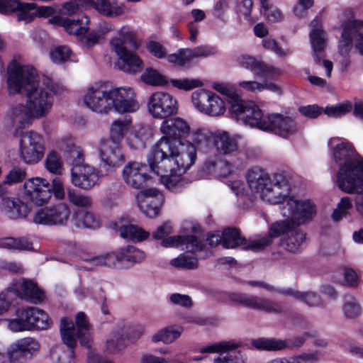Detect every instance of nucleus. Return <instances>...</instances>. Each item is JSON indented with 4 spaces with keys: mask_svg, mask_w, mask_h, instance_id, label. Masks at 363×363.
<instances>
[{
    "mask_svg": "<svg viewBox=\"0 0 363 363\" xmlns=\"http://www.w3.org/2000/svg\"><path fill=\"white\" fill-rule=\"evenodd\" d=\"M222 235V245L225 248H235L246 244L245 238L240 235V230L237 228H226L223 231Z\"/></svg>",
    "mask_w": 363,
    "mask_h": 363,
    "instance_id": "nucleus-45",
    "label": "nucleus"
},
{
    "mask_svg": "<svg viewBox=\"0 0 363 363\" xmlns=\"http://www.w3.org/2000/svg\"><path fill=\"white\" fill-rule=\"evenodd\" d=\"M59 145L60 148L65 152V160L68 164L84 156L82 149L75 145L72 136L64 137Z\"/></svg>",
    "mask_w": 363,
    "mask_h": 363,
    "instance_id": "nucleus-43",
    "label": "nucleus"
},
{
    "mask_svg": "<svg viewBox=\"0 0 363 363\" xmlns=\"http://www.w3.org/2000/svg\"><path fill=\"white\" fill-rule=\"evenodd\" d=\"M97 152L100 159V167L106 174L114 172L125 162L121 143L112 140H100Z\"/></svg>",
    "mask_w": 363,
    "mask_h": 363,
    "instance_id": "nucleus-10",
    "label": "nucleus"
},
{
    "mask_svg": "<svg viewBox=\"0 0 363 363\" xmlns=\"http://www.w3.org/2000/svg\"><path fill=\"white\" fill-rule=\"evenodd\" d=\"M91 7H94L99 13L107 17H118L125 13L126 8L118 0H96L91 1Z\"/></svg>",
    "mask_w": 363,
    "mask_h": 363,
    "instance_id": "nucleus-36",
    "label": "nucleus"
},
{
    "mask_svg": "<svg viewBox=\"0 0 363 363\" xmlns=\"http://www.w3.org/2000/svg\"><path fill=\"white\" fill-rule=\"evenodd\" d=\"M13 11H17V21L25 23L31 22L36 17L33 3H21L19 0H0V13Z\"/></svg>",
    "mask_w": 363,
    "mask_h": 363,
    "instance_id": "nucleus-29",
    "label": "nucleus"
},
{
    "mask_svg": "<svg viewBox=\"0 0 363 363\" xmlns=\"http://www.w3.org/2000/svg\"><path fill=\"white\" fill-rule=\"evenodd\" d=\"M352 104L347 102L332 106H327L324 112L328 116L337 118L350 112L352 110Z\"/></svg>",
    "mask_w": 363,
    "mask_h": 363,
    "instance_id": "nucleus-64",
    "label": "nucleus"
},
{
    "mask_svg": "<svg viewBox=\"0 0 363 363\" xmlns=\"http://www.w3.org/2000/svg\"><path fill=\"white\" fill-rule=\"evenodd\" d=\"M9 289L14 291L15 298L19 296L35 303L40 301L43 298V291L32 281L23 280L16 283Z\"/></svg>",
    "mask_w": 363,
    "mask_h": 363,
    "instance_id": "nucleus-33",
    "label": "nucleus"
},
{
    "mask_svg": "<svg viewBox=\"0 0 363 363\" xmlns=\"http://www.w3.org/2000/svg\"><path fill=\"white\" fill-rule=\"evenodd\" d=\"M91 0H70L62 6V13L66 15H72L83 9L91 7Z\"/></svg>",
    "mask_w": 363,
    "mask_h": 363,
    "instance_id": "nucleus-60",
    "label": "nucleus"
},
{
    "mask_svg": "<svg viewBox=\"0 0 363 363\" xmlns=\"http://www.w3.org/2000/svg\"><path fill=\"white\" fill-rule=\"evenodd\" d=\"M75 326L72 320L62 318L60 320V334L63 343L67 347L55 348L51 352L54 363H76L74 349L79 339L82 346L91 347V337L90 325L84 313L79 312L76 315Z\"/></svg>",
    "mask_w": 363,
    "mask_h": 363,
    "instance_id": "nucleus-4",
    "label": "nucleus"
},
{
    "mask_svg": "<svg viewBox=\"0 0 363 363\" xmlns=\"http://www.w3.org/2000/svg\"><path fill=\"white\" fill-rule=\"evenodd\" d=\"M294 228H296L295 225L292 224L290 218H286L284 220H280L274 223L269 230V235L271 238H277L281 235L287 236L289 232Z\"/></svg>",
    "mask_w": 363,
    "mask_h": 363,
    "instance_id": "nucleus-53",
    "label": "nucleus"
},
{
    "mask_svg": "<svg viewBox=\"0 0 363 363\" xmlns=\"http://www.w3.org/2000/svg\"><path fill=\"white\" fill-rule=\"evenodd\" d=\"M214 133L207 128H199L194 129L191 133V142L194 146L198 148L206 149L213 140ZM196 148V147H194Z\"/></svg>",
    "mask_w": 363,
    "mask_h": 363,
    "instance_id": "nucleus-46",
    "label": "nucleus"
},
{
    "mask_svg": "<svg viewBox=\"0 0 363 363\" xmlns=\"http://www.w3.org/2000/svg\"><path fill=\"white\" fill-rule=\"evenodd\" d=\"M143 333L142 327L135 328L121 327L113 330L105 344V350L109 354H116L125 348L124 337L135 340L139 338Z\"/></svg>",
    "mask_w": 363,
    "mask_h": 363,
    "instance_id": "nucleus-26",
    "label": "nucleus"
},
{
    "mask_svg": "<svg viewBox=\"0 0 363 363\" xmlns=\"http://www.w3.org/2000/svg\"><path fill=\"white\" fill-rule=\"evenodd\" d=\"M277 292L291 296L311 307H319L323 305L321 297L314 291H300L288 288L278 290Z\"/></svg>",
    "mask_w": 363,
    "mask_h": 363,
    "instance_id": "nucleus-37",
    "label": "nucleus"
},
{
    "mask_svg": "<svg viewBox=\"0 0 363 363\" xmlns=\"http://www.w3.org/2000/svg\"><path fill=\"white\" fill-rule=\"evenodd\" d=\"M29 315L28 307L22 308L16 311V318L5 321L8 322V328L13 332L31 330L32 324Z\"/></svg>",
    "mask_w": 363,
    "mask_h": 363,
    "instance_id": "nucleus-42",
    "label": "nucleus"
},
{
    "mask_svg": "<svg viewBox=\"0 0 363 363\" xmlns=\"http://www.w3.org/2000/svg\"><path fill=\"white\" fill-rule=\"evenodd\" d=\"M48 21L51 24L63 27L69 34L77 36L79 40H84L88 48L97 44L101 38L96 29L88 33L89 19L86 16H83L77 20L55 16Z\"/></svg>",
    "mask_w": 363,
    "mask_h": 363,
    "instance_id": "nucleus-9",
    "label": "nucleus"
},
{
    "mask_svg": "<svg viewBox=\"0 0 363 363\" xmlns=\"http://www.w3.org/2000/svg\"><path fill=\"white\" fill-rule=\"evenodd\" d=\"M342 311L347 318L354 319L360 315L362 309L360 305L354 297L345 299Z\"/></svg>",
    "mask_w": 363,
    "mask_h": 363,
    "instance_id": "nucleus-59",
    "label": "nucleus"
},
{
    "mask_svg": "<svg viewBox=\"0 0 363 363\" xmlns=\"http://www.w3.org/2000/svg\"><path fill=\"white\" fill-rule=\"evenodd\" d=\"M118 232L121 237L136 241H142L150 235L149 233L133 224L120 225Z\"/></svg>",
    "mask_w": 363,
    "mask_h": 363,
    "instance_id": "nucleus-48",
    "label": "nucleus"
},
{
    "mask_svg": "<svg viewBox=\"0 0 363 363\" xmlns=\"http://www.w3.org/2000/svg\"><path fill=\"white\" fill-rule=\"evenodd\" d=\"M230 104L233 116L245 125L273 132L282 138H288L298 132L292 118L279 113H264L254 101H243L235 96L231 99Z\"/></svg>",
    "mask_w": 363,
    "mask_h": 363,
    "instance_id": "nucleus-3",
    "label": "nucleus"
},
{
    "mask_svg": "<svg viewBox=\"0 0 363 363\" xmlns=\"http://www.w3.org/2000/svg\"><path fill=\"white\" fill-rule=\"evenodd\" d=\"M45 167L49 172L56 175H61L65 171L60 155L54 150L48 154L45 160Z\"/></svg>",
    "mask_w": 363,
    "mask_h": 363,
    "instance_id": "nucleus-51",
    "label": "nucleus"
},
{
    "mask_svg": "<svg viewBox=\"0 0 363 363\" xmlns=\"http://www.w3.org/2000/svg\"><path fill=\"white\" fill-rule=\"evenodd\" d=\"M306 242V234L296 228L281 239V245L287 251L296 253L302 248Z\"/></svg>",
    "mask_w": 363,
    "mask_h": 363,
    "instance_id": "nucleus-38",
    "label": "nucleus"
},
{
    "mask_svg": "<svg viewBox=\"0 0 363 363\" xmlns=\"http://www.w3.org/2000/svg\"><path fill=\"white\" fill-rule=\"evenodd\" d=\"M170 264L177 268L194 269L198 267V259L191 255L183 253L171 260Z\"/></svg>",
    "mask_w": 363,
    "mask_h": 363,
    "instance_id": "nucleus-56",
    "label": "nucleus"
},
{
    "mask_svg": "<svg viewBox=\"0 0 363 363\" xmlns=\"http://www.w3.org/2000/svg\"><path fill=\"white\" fill-rule=\"evenodd\" d=\"M130 126L131 121L129 119L114 121L110 128V138L106 139L121 143L124 136L128 134Z\"/></svg>",
    "mask_w": 363,
    "mask_h": 363,
    "instance_id": "nucleus-44",
    "label": "nucleus"
},
{
    "mask_svg": "<svg viewBox=\"0 0 363 363\" xmlns=\"http://www.w3.org/2000/svg\"><path fill=\"white\" fill-rule=\"evenodd\" d=\"M225 111V104L224 101L213 92V96L204 113L210 116H219L223 115Z\"/></svg>",
    "mask_w": 363,
    "mask_h": 363,
    "instance_id": "nucleus-57",
    "label": "nucleus"
},
{
    "mask_svg": "<svg viewBox=\"0 0 363 363\" xmlns=\"http://www.w3.org/2000/svg\"><path fill=\"white\" fill-rule=\"evenodd\" d=\"M164 202L163 195L156 189H147L138 196V205L141 211L150 218L159 214Z\"/></svg>",
    "mask_w": 363,
    "mask_h": 363,
    "instance_id": "nucleus-27",
    "label": "nucleus"
},
{
    "mask_svg": "<svg viewBox=\"0 0 363 363\" xmlns=\"http://www.w3.org/2000/svg\"><path fill=\"white\" fill-rule=\"evenodd\" d=\"M310 337H311V335L307 332L301 335L286 340L276 337H259L252 340L251 345L259 350L279 352L288 349L299 348L304 345L306 340Z\"/></svg>",
    "mask_w": 363,
    "mask_h": 363,
    "instance_id": "nucleus-17",
    "label": "nucleus"
},
{
    "mask_svg": "<svg viewBox=\"0 0 363 363\" xmlns=\"http://www.w3.org/2000/svg\"><path fill=\"white\" fill-rule=\"evenodd\" d=\"M213 92L206 89H199L192 93L191 101L194 106L201 113H204L210 104Z\"/></svg>",
    "mask_w": 363,
    "mask_h": 363,
    "instance_id": "nucleus-50",
    "label": "nucleus"
},
{
    "mask_svg": "<svg viewBox=\"0 0 363 363\" xmlns=\"http://www.w3.org/2000/svg\"><path fill=\"white\" fill-rule=\"evenodd\" d=\"M141 77L145 83L150 85H162L165 83L164 77L152 69H147Z\"/></svg>",
    "mask_w": 363,
    "mask_h": 363,
    "instance_id": "nucleus-63",
    "label": "nucleus"
},
{
    "mask_svg": "<svg viewBox=\"0 0 363 363\" xmlns=\"http://www.w3.org/2000/svg\"><path fill=\"white\" fill-rule=\"evenodd\" d=\"M7 89L10 94H25L26 104L36 118L46 116L52 110L55 89L51 79H38L37 71L30 65L16 62L8 67Z\"/></svg>",
    "mask_w": 363,
    "mask_h": 363,
    "instance_id": "nucleus-2",
    "label": "nucleus"
},
{
    "mask_svg": "<svg viewBox=\"0 0 363 363\" xmlns=\"http://www.w3.org/2000/svg\"><path fill=\"white\" fill-rule=\"evenodd\" d=\"M230 298L235 303L256 311L272 313L282 312V307L279 303L260 296L245 294H233Z\"/></svg>",
    "mask_w": 363,
    "mask_h": 363,
    "instance_id": "nucleus-24",
    "label": "nucleus"
},
{
    "mask_svg": "<svg viewBox=\"0 0 363 363\" xmlns=\"http://www.w3.org/2000/svg\"><path fill=\"white\" fill-rule=\"evenodd\" d=\"M71 166V183L84 190L92 189L99 181L96 168L84 162V156L69 164Z\"/></svg>",
    "mask_w": 363,
    "mask_h": 363,
    "instance_id": "nucleus-12",
    "label": "nucleus"
},
{
    "mask_svg": "<svg viewBox=\"0 0 363 363\" xmlns=\"http://www.w3.org/2000/svg\"><path fill=\"white\" fill-rule=\"evenodd\" d=\"M290 184L289 175L284 172H276L273 175L272 181L267 186L266 190L261 194V199L269 203H281L284 206L289 196Z\"/></svg>",
    "mask_w": 363,
    "mask_h": 363,
    "instance_id": "nucleus-16",
    "label": "nucleus"
},
{
    "mask_svg": "<svg viewBox=\"0 0 363 363\" xmlns=\"http://www.w3.org/2000/svg\"><path fill=\"white\" fill-rule=\"evenodd\" d=\"M184 328L181 325H170L161 328L151 337L152 342H162L165 345L172 344L181 336Z\"/></svg>",
    "mask_w": 363,
    "mask_h": 363,
    "instance_id": "nucleus-40",
    "label": "nucleus"
},
{
    "mask_svg": "<svg viewBox=\"0 0 363 363\" xmlns=\"http://www.w3.org/2000/svg\"><path fill=\"white\" fill-rule=\"evenodd\" d=\"M25 195L33 203L43 206L51 197L50 185L48 180L35 177L24 183Z\"/></svg>",
    "mask_w": 363,
    "mask_h": 363,
    "instance_id": "nucleus-23",
    "label": "nucleus"
},
{
    "mask_svg": "<svg viewBox=\"0 0 363 363\" xmlns=\"http://www.w3.org/2000/svg\"><path fill=\"white\" fill-rule=\"evenodd\" d=\"M72 52L67 45H57L50 49V57L55 64L64 63L70 60Z\"/></svg>",
    "mask_w": 363,
    "mask_h": 363,
    "instance_id": "nucleus-55",
    "label": "nucleus"
},
{
    "mask_svg": "<svg viewBox=\"0 0 363 363\" xmlns=\"http://www.w3.org/2000/svg\"><path fill=\"white\" fill-rule=\"evenodd\" d=\"M335 162L339 166L337 184L343 191L363 187V159L347 142H341L333 150Z\"/></svg>",
    "mask_w": 363,
    "mask_h": 363,
    "instance_id": "nucleus-5",
    "label": "nucleus"
},
{
    "mask_svg": "<svg viewBox=\"0 0 363 363\" xmlns=\"http://www.w3.org/2000/svg\"><path fill=\"white\" fill-rule=\"evenodd\" d=\"M0 248L9 250H30L32 242L26 238H0Z\"/></svg>",
    "mask_w": 363,
    "mask_h": 363,
    "instance_id": "nucleus-47",
    "label": "nucleus"
},
{
    "mask_svg": "<svg viewBox=\"0 0 363 363\" xmlns=\"http://www.w3.org/2000/svg\"><path fill=\"white\" fill-rule=\"evenodd\" d=\"M149 135V130L144 125L130 126L126 140L128 146L133 149L145 147V143Z\"/></svg>",
    "mask_w": 363,
    "mask_h": 363,
    "instance_id": "nucleus-41",
    "label": "nucleus"
},
{
    "mask_svg": "<svg viewBox=\"0 0 363 363\" xmlns=\"http://www.w3.org/2000/svg\"><path fill=\"white\" fill-rule=\"evenodd\" d=\"M34 118H36L27 104H18L10 110L5 120L7 126L18 130L28 126Z\"/></svg>",
    "mask_w": 363,
    "mask_h": 363,
    "instance_id": "nucleus-30",
    "label": "nucleus"
},
{
    "mask_svg": "<svg viewBox=\"0 0 363 363\" xmlns=\"http://www.w3.org/2000/svg\"><path fill=\"white\" fill-rule=\"evenodd\" d=\"M122 177L128 186L135 189L144 187L150 179L147 166L136 161L129 162L123 167Z\"/></svg>",
    "mask_w": 363,
    "mask_h": 363,
    "instance_id": "nucleus-22",
    "label": "nucleus"
},
{
    "mask_svg": "<svg viewBox=\"0 0 363 363\" xmlns=\"http://www.w3.org/2000/svg\"><path fill=\"white\" fill-rule=\"evenodd\" d=\"M213 144L216 150L221 155H230L238 150L236 138L225 131L219 130L214 133Z\"/></svg>",
    "mask_w": 363,
    "mask_h": 363,
    "instance_id": "nucleus-35",
    "label": "nucleus"
},
{
    "mask_svg": "<svg viewBox=\"0 0 363 363\" xmlns=\"http://www.w3.org/2000/svg\"><path fill=\"white\" fill-rule=\"evenodd\" d=\"M352 45L363 55V19H350L342 26L338 52L343 55L349 54Z\"/></svg>",
    "mask_w": 363,
    "mask_h": 363,
    "instance_id": "nucleus-11",
    "label": "nucleus"
},
{
    "mask_svg": "<svg viewBox=\"0 0 363 363\" xmlns=\"http://www.w3.org/2000/svg\"><path fill=\"white\" fill-rule=\"evenodd\" d=\"M74 224L77 228L96 229L100 227L99 218L94 213L79 209L73 214Z\"/></svg>",
    "mask_w": 363,
    "mask_h": 363,
    "instance_id": "nucleus-39",
    "label": "nucleus"
},
{
    "mask_svg": "<svg viewBox=\"0 0 363 363\" xmlns=\"http://www.w3.org/2000/svg\"><path fill=\"white\" fill-rule=\"evenodd\" d=\"M246 179L252 193L259 197L270 184L271 181L268 173L258 167L250 169L246 174Z\"/></svg>",
    "mask_w": 363,
    "mask_h": 363,
    "instance_id": "nucleus-32",
    "label": "nucleus"
},
{
    "mask_svg": "<svg viewBox=\"0 0 363 363\" xmlns=\"http://www.w3.org/2000/svg\"><path fill=\"white\" fill-rule=\"evenodd\" d=\"M39 348V343L33 338H23L9 346L7 357L10 363H25Z\"/></svg>",
    "mask_w": 363,
    "mask_h": 363,
    "instance_id": "nucleus-25",
    "label": "nucleus"
},
{
    "mask_svg": "<svg viewBox=\"0 0 363 363\" xmlns=\"http://www.w3.org/2000/svg\"><path fill=\"white\" fill-rule=\"evenodd\" d=\"M19 145L21 157L27 164H36L44 155L43 138L35 132L28 131L23 133Z\"/></svg>",
    "mask_w": 363,
    "mask_h": 363,
    "instance_id": "nucleus-18",
    "label": "nucleus"
},
{
    "mask_svg": "<svg viewBox=\"0 0 363 363\" xmlns=\"http://www.w3.org/2000/svg\"><path fill=\"white\" fill-rule=\"evenodd\" d=\"M139 107L135 93L132 88L123 86L111 89V111L128 113L137 111Z\"/></svg>",
    "mask_w": 363,
    "mask_h": 363,
    "instance_id": "nucleus-21",
    "label": "nucleus"
},
{
    "mask_svg": "<svg viewBox=\"0 0 363 363\" xmlns=\"http://www.w3.org/2000/svg\"><path fill=\"white\" fill-rule=\"evenodd\" d=\"M67 200L72 205L80 208H88L92 205L90 196L83 194L74 189H68Z\"/></svg>",
    "mask_w": 363,
    "mask_h": 363,
    "instance_id": "nucleus-54",
    "label": "nucleus"
},
{
    "mask_svg": "<svg viewBox=\"0 0 363 363\" xmlns=\"http://www.w3.org/2000/svg\"><path fill=\"white\" fill-rule=\"evenodd\" d=\"M128 46L137 49L139 46L135 33L130 28L124 26L111 38L110 47L123 65L121 69L126 72L135 73L143 68L142 60L135 54L128 50Z\"/></svg>",
    "mask_w": 363,
    "mask_h": 363,
    "instance_id": "nucleus-6",
    "label": "nucleus"
},
{
    "mask_svg": "<svg viewBox=\"0 0 363 363\" xmlns=\"http://www.w3.org/2000/svg\"><path fill=\"white\" fill-rule=\"evenodd\" d=\"M283 217L290 218L292 224L296 228L305 225L311 222L317 215V206L309 199H301L292 196L286 200L281 207Z\"/></svg>",
    "mask_w": 363,
    "mask_h": 363,
    "instance_id": "nucleus-7",
    "label": "nucleus"
},
{
    "mask_svg": "<svg viewBox=\"0 0 363 363\" xmlns=\"http://www.w3.org/2000/svg\"><path fill=\"white\" fill-rule=\"evenodd\" d=\"M233 169L232 164L220 160L218 155H208L201 172L204 177H226L232 173Z\"/></svg>",
    "mask_w": 363,
    "mask_h": 363,
    "instance_id": "nucleus-31",
    "label": "nucleus"
},
{
    "mask_svg": "<svg viewBox=\"0 0 363 363\" xmlns=\"http://www.w3.org/2000/svg\"><path fill=\"white\" fill-rule=\"evenodd\" d=\"M4 207L6 209L7 216L11 219L24 218L29 212L27 204L14 199L8 201Z\"/></svg>",
    "mask_w": 363,
    "mask_h": 363,
    "instance_id": "nucleus-49",
    "label": "nucleus"
},
{
    "mask_svg": "<svg viewBox=\"0 0 363 363\" xmlns=\"http://www.w3.org/2000/svg\"><path fill=\"white\" fill-rule=\"evenodd\" d=\"M160 131L163 136L152 147L147 162L151 170L160 177V182L172 190L195 162L196 150L191 143L177 140L190 133V126L182 118L164 120Z\"/></svg>",
    "mask_w": 363,
    "mask_h": 363,
    "instance_id": "nucleus-1",
    "label": "nucleus"
},
{
    "mask_svg": "<svg viewBox=\"0 0 363 363\" xmlns=\"http://www.w3.org/2000/svg\"><path fill=\"white\" fill-rule=\"evenodd\" d=\"M83 99L85 106L94 112L108 113L111 111V88L106 84L89 86Z\"/></svg>",
    "mask_w": 363,
    "mask_h": 363,
    "instance_id": "nucleus-13",
    "label": "nucleus"
},
{
    "mask_svg": "<svg viewBox=\"0 0 363 363\" xmlns=\"http://www.w3.org/2000/svg\"><path fill=\"white\" fill-rule=\"evenodd\" d=\"M264 14L269 21L276 23L283 20L284 14L275 6L274 0H260Z\"/></svg>",
    "mask_w": 363,
    "mask_h": 363,
    "instance_id": "nucleus-52",
    "label": "nucleus"
},
{
    "mask_svg": "<svg viewBox=\"0 0 363 363\" xmlns=\"http://www.w3.org/2000/svg\"><path fill=\"white\" fill-rule=\"evenodd\" d=\"M352 207V199L350 197L345 196L342 198L332 214L333 220L336 222L340 220L347 214L348 211Z\"/></svg>",
    "mask_w": 363,
    "mask_h": 363,
    "instance_id": "nucleus-61",
    "label": "nucleus"
},
{
    "mask_svg": "<svg viewBox=\"0 0 363 363\" xmlns=\"http://www.w3.org/2000/svg\"><path fill=\"white\" fill-rule=\"evenodd\" d=\"M310 41L313 52L315 62L323 65L326 70V75L330 77L333 65L331 61L324 60V50L326 45L325 33L322 29L320 21L313 19L311 23Z\"/></svg>",
    "mask_w": 363,
    "mask_h": 363,
    "instance_id": "nucleus-19",
    "label": "nucleus"
},
{
    "mask_svg": "<svg viewBox=\"0 0 363 363\" xmlns=\"http://www.w3.org/2000/svg\"><path fill=\"white\" fill-rule=\"evenodd\" d=\"M147 108L154 118L160 119L177 114L178 110L177 100L171 94L162 91L151 95Z\"/></svg>",
    "mask_w": 363,
    "mask_h": 363,
    "instance_id": "nucleus-20",
    "label": "nucleus"
},
{
    "mask_svg": "<svg viewBox=\"0 0 363 363\" xmlns=\"http://www.w3.org/2000/svg\"><path fill=\"white\" fill-rule=\"evenodd\" d=\"M172 85L179 89L189 91L202 86V82L196 79H171Z\"/></svg>",
    "mask_w": 363,
    "mask_h": 363,
    "instance_id": "nucleus-62",
    "label": "nucleus"
},
{
    "mask_svg": "<svg viewBox=\"0 0 363 363\" xmlns=\"http://www.w3.org/2000/svg\"><path fill=\"white\" fill-rule=\"evenodd\" d=\"M241 346V342L230 340L228 341H220L213 344L200 347L198 348L199 352L204 353H227L226 355L219 356L214 358L213 363H245V357L241 352H234Z\"/></svg>",
    "mask_w": 363,
    "mask_h": 363,
    "instance_id": "nucleus-14",
    "label": "nucleus"
},
{
    "mask_svg": "<svg viewBox=\"0 0 363 363\" xmlns=\"http://www.w3.org/2000/svg\"><path fill=\"white\" fill-rule=\"evenodd\" d=\"M145 257V253L142 250L133 245H128L116 252H108L95 257L88 255L83 259L96 267H111L115 266L116 262L133 265L143 261Z\"/></svg>",
    "mask_w": 363,
    "mask_h": 363,
    "instance_id": "nucleus-8",
    "label": "nucleus"
},
{
    "mask_svg": "<svg viewBox=\"0 0 363 363\" xmlns=\"http://www.w3.org/2000/svg\"><path fill=\"white\" fill-rule=\"evenodd\" d=\"M237 62L240 66L251 71L255 76L262 78H274L279 75L281 70L272 65L265 64L250 55H241Z\"/></svg>",
    "mask_w": 363,
    "mask_h": 363,
    "instance_id": "nucleus-28",
    "label": "nucleus"
},
{
    "mask_svg": "<svg viewBox=\"0 0 363 363\" xmlns=\"http://www.w3.org/2000/svg\"><path fill=\"white\" fill-rule=\"evenodd\" d=\"M161 244L164 247H179L185 245L189 252L201 251L203 248L202 242L194 235L170 236L164 239Z\"/></svg>",
    "mask_w": 363,
    "mask_h": 363,
    "instance_id": "nucleus-34",
    "label": "nucleus"
},
{
    "mask_svg": "<svg viewBox=\"0 0 363 363\" xmlns=\"http://www.w3.org/2000/svg\"><path fill=\"white\" fill-rule=\"evenodd\" d=\"M194 58L192 49H180L177 53L167 56L168 62L179 66H184Z\"/></svg>",
    "mask_w": 363,
    "mask_h": 363,
    "instance_id": "nucleus-58",
    "label": "nucleus"
},
{
    "mask_svg": "<svg viewBox=\"0 0 363 363\" xmlns=\"http://www.w3.org/2000/svg\"><path fill=\"white\" fill-rule=\"evenodd\" d=\"M70 214L69 206L60 203L36 211L33 215V222L37 225L63 226L67 223Z\"/></svg>",
    "mask_w": 363,
    "mask_h": 363,
    "instance_id": "nucleus-15",
    "label": "nucleus"
}]
</instances>
